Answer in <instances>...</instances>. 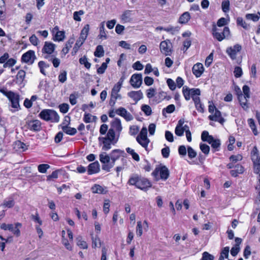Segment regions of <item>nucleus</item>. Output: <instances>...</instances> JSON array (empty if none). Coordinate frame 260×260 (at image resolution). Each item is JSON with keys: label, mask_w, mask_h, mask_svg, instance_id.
Masks as SVG:
<instances>
[{"label": "nucleus", "mask_w": 260, "mask_h": 260, "mask_svg": "<svg viewBox=\"0 0 260 260\" xmlns=\"http://www.w3.org/2000/svg\"><path fill=\"white\" fill-rule=\"evenodd\" d=\"M99 142L103 143L102 150L108 151L111 148V145H114L118 141V138L115 139V132L113 129H109L106 136L104 137H99Z\"/></svg>", "instance_id": "nucleus-1"}, {"label": "nucleus", "mask_w": 260, "mask_h": 260, "mask_svg": "<svg viewBox=\"0 0 260 260\" xmlns=\"http://www.w3.org/2000/svg\"><path fill=\"white\" fill-rule=\"evenodd\" d=\"M5 96L9 99L10 102V106L14 109L11 110L13 112L17 111L20 109L19 105L20 96L18 94L12 91H7L4 89L1 90Z\"/></svg>", "instance_id": "nucleus-2"}, {"label": "nucleus", "mask_w": 260, "mask_h": 260, "mask_svg": "<svg viewBox=\"0 0 260 260\" xmlns=\"http://www.w3.org/2000/svg\"><path fill=\"white\" fill-rule=\"evenodd\" d=\"M212 34L213 38L221 42L224 39H228L230 36V30L229 27L225 26L223 30L218 28L214 22L212 24Z\"/></svg>", "instance_id": "nucleus-3"}, {"label": "nucleus", "mask_w": 260, "mask_h": 260, "mask_svg": "<svg viewBox=\"0 0 260 260\" xmlns=\"http://www.w3.org/2000/svg\"><path fill=\"white\" fill-rule=\"evenodd\" d=\"M39 116L41 119L47 121L57 122L59 120V116L53 110L44 109L40 113Z\"/></svg>", "instance_id": "nucleus-4"}, {"label": "nucleus", "mask_w": 260, "mask_h": 260, "mask_svg": "<svg viewBox=\"0 0 260 260\" xmlns=\"http://www.w3.org/2000/svg\"><path fill=\"white\" fill-rule=\"evenodd\" d=\"M156 180L159 178L163 180H166L169 177L170 172L168 168L165 166H159L157 167L152 173Z\"/></svg>", "instance_id": "nucleus-5"}, {"label": "nucleus", "mask_w": 260, "mask_h": 260, "mask_svg": "<svg viewBox=\"0 0 260 260\" xmlns=\"http://www.w3.org/2000/svg\"><path fill=\"white\" fill-rule=\"evenodd\" d=\"M21 224L17 222L14 225L13 224H6L3 223L1 225V228L4 230H9L12 232L15 235L18 237L20 235L19 228L21 227Z\"/></svg>", "instance_id": "nucleus-6"}, {"label": "nucleus", "mask_w": 260, "mask_h": 260, "mask_svg": "<svg viewBox=\"0 0 260 260\" xmlns=\"http://www.w3.org/2000/svg\"><path fill=\"white\" fill-rule=\"evenodd\" d=\"M160 52L166 56L171 55L172 54V44L169 40L162 41L159 45Z\"/></svg>", "instance_id": "nucleus-7"}, {"label": "nucleus", "mask_w": 260, "mask_h": 260, "mask_svg": "<svg viewBox=\"0 0 260 260\" xmlns=\"http://www.w3.org/2000/svg\"><path fill=\"white\" fill-rule=\"evenodd\" d=\"M36 59L35 51L33 50H29L24 53L21 57V60L23 62L32 64L35 60Z\"/></svg>", "instance_id": "nucleus-8"}, {"label": "nucleus", "mask_w": 260, "mask_h": 260, "mask_svg": "<svg viewBox=\"0 0 260 260\" xmlns=\"http://www.w3.org/2000/svg\"><path fill=\"white\" fill-rule=\"evenodd\" d=\"M242 49V47L239 44H236L233 47L227 48L226 52L232 60L236 59L237 54Z\"/></svg>", "instance_id": "nucleus-9"}, {"label": "nucleus", "mask_w": 260, "mask_h": 260, "mask_svg": "<svg viewBox=\"0 0 260 260\" xmlns=\"http://www.w3.org/2000/svg\"><path fill=\"white\" fill-rule=\"evenodd\" d=\"M25 126L30 131L38 132L41 129V122L39 120L28 121L26 122Z\"/></svg>", "instance_id": "nucleus-10"}, {"label": "nucleus", "mask_w": 260, "mask_h": 260, "mask_svg": "<svg viewBox=\"0 0 260 260\" xmlns=\"http://www.w3.org/2000/svg\"><path fill=\"white\" fill-rule=\"evenodd\" d=\"M131 85L136 88L140 87L142 83V76L141 74H133L129 81Z\"/></svg>", "instance_id": "nucleus-11"}, {"label": "nucleus", "mask_w": 260, "mask_h": 260, "mask_svg": "<svg viewBox=\"0 0 260 260\" xmlns=\"http://www.w3.org/2000/svg\"><path fill=\"white\" fill-rule=\"evenodd\" d=\"M55 47V44L50 42L46 41L42 49V52L43 54L49 55L54 52Z\"/></svg>", "instance_id": "nucleus-12"}, {"label": "nucleus", "mask_w": 260, "mask_h": 260, "mask_svg": "<svg viewBox=\"0 0 260 260\" xmlns=\"http://www.w3.org/2000/svg\"><path fill=\"white\" fill-rule=\"evenodd\" d=\"M151 186V184L147 179L140 177L136 187L142 190H146Z\"/></svg>", "instance_id": "nucleus-13"}, {"label": "nucleus", "mask_w": 260, "mask_h": 260, "mask_svg": "<svg viewBox=\"0 0 260 260\" xmlns=\"http://www.w3.org/2000/svg\"><path fill=\"white\" fill-rule=\"evenodd\" d=\"M115 113L118 115L123 117L126 121H131L133 119V117L132 114L128 112L124 108H119L116 110Z\"/></svg>", "instance_id": "nucleus-14"}, {"label": "nucleus", "mask_w": 260, "mask_h": 260, "mask_svg": "<svg viewBox=\"0 0 260 260\" xmlns=\"http://www.w3.org/2000/svg\"><path fill=\"white\" fill-rule=\"evenodd\" d=\"M208 118L210 120L217 121L221 124H223L225 121V119L221 116V112L217 108H215L214 114L209 115Z\"/></svg>", "instance_id": "nucleus-15"}, {"label": "nucleus", "mask_w": 260, "mask_h": 260, "mask_svg": "<svg viewBox=\"0 0 260 260\" xmlns=\"http://www.w3.org/2000/svg\"><path fill=\"white\" fill-rule=\"evenodd\" d=\"M100 171V166L98 161H95L90 164L88 166L87 173L88 175H92L98 173Z\"/></svg>", "instance_id": "nucleus-16"}, {"label": "nucleus", "mask_w": 260, "mask_h": 260, "mask_svg": "<svg viewBox=\"0 0 260 260\" xmlns=\"http://www.w3.org/2000/svg\"><path fill=\"white\" fill-rule=\"evenodd\" d=\"M192 73L197 78L201 77L204 71L203 65L201 63L195 64L192 69Z\"/></svg>", "instance_id": "nucleus-17"}, {"label": "nucleus", "mask_w": 260, "mask_h": 260, "mask_svg": "<svg viewBox=\"0 0 260 260\" xmlns=\"http://www.w3.org/2000/svg\"><path fill=\"white\" fill-rule=\"evenodd\" d=\"M127 95L135 101L136 103L143 98V93L141 90L132 91L128 92Z\"/></svg>", "instance_id": "nucleus-18"}, {"label": "nucleus", "mask_w": 260, "mask_h": 260, "mask_svg": "<svg viewBox=\"0 0 260 260\" xmlns=\"http://www.w3.org/2000/svg\"><path fill=\"white\" fill-rule=\"evenodd\" d=\"M111 127L110 129H113V131H117L118 134L121 132L122 129V127L121 124V121L120 119L118 118H115L113 121H112L111 123Z\"/></svg>", "instance_id": "nucleus-19"}, {"label": "nucleus", "mask_w": 260, "mask_h": 260, "mask_svg": "<svg viewBox=\"0 0 260 260\" xmlns=\"http://www.w3.org/2000/svg\"><path fill=\"white\" fill-rule=\"evenodd\" d=\"M91 190L94 193L106 194L108 192L106 187H103L99 184H94L91 187Z\"/></svg>", "instance_id": "nucleus-20"}, {"label": "nucleus", "mask_w": 260, "mask_h": 260, "mask_svg": "<svg viewBox=\"0 0 260 260\" xmlns=\"http://www.w3.org/2000/svg\"><path fill=\"white\" fill-rule=\"evenodd\" d=\"M208 143L211 144V147L215 150L218 151L220 146V141L219 139H215L213 137H209V141Z\"/></svg>", "instance_id": "nucleus-21"}, {"label": "nucleus", "mask_w": 260, "mask_h": 260, "mask_svg": "<svg viewBox=\"0 0 260 260\" xmlns=\"http://www.w3.org/2000/svg\"><path fill=\"white\" fill-rule=\"evenodd\" d=\"M89 30V25L87 24L81 30L79 39H81L82 41H85L88 35Z\"/></svg>", "instance_id": "nucleus-22"}, {"label": "nucleus", "mask_w": 260, "mask_h": 260, "mask_svg": "<svg viewBox=\"0 0 260 260\" xmlns=\"http://www.w3.org/2000/svg\"><path fill=\"white\" fill-rule=\"evenodd\" d=\"M244 172V168L240 165L235 166V169L230 171L231 175L234 177L238 176V174H242Z\"/></svg>", "instance_id": "nucleus-23"}, {"label": "nucleus", "mask_w": 260, "mask_h": 260, "mask_svg": "<svg viewBox=\"0 0 260 260\" xmlns=\"http://www.w3.org/2000/svg\"><path fill=\"white\" fill-rule=\"evenodd\" d=\"M132 11L126 10L121 15V19L123 23L128 22L131 20Z\"/></svg>", "instance_id": "nucleus-24"}, {"label": "nucleus", "mask_w": 260, "mask_h": 260, "mask_svg": "<svg viewBox=\"0 0 260 260\" xmlns=\"http://www.w3.org/2000/svg\"><path fill=\"white\" fill-rule=\"evenodd\" d=\"M166 98H167V93L164 91H160L157 95L154 97L152 101L154 102L155 104H158Z\"/></svg>", "instance_id": "nucleus-25"}, {"label": "nucleus", "mask_w": 260, "mask_h": 260, "mask_svg": "<svg viewBox=\"0 0 260 260\" xmlns=\"http://www.w3.org/2000/svg\"><path fill=\"white\" fill-rule=\"evenodd\" d=\"M136 140L139 144H140L143 147H144L146 150L147 149L148 145L150 142V140L148 138H140V137H137Z\"/></svg>", "instance_id": "nucleus-26"}, {"label": "nucleus", "mask_w": 260, "mask_h": 260, "mask_svg": "<svg viewBox=\"0 0 260 260\" xmlns=\"http://www.w3.org/2000/svg\"><path fill=\"white\" fill-rule=\"evenodd\" d=\"M238 99L242 108L245 110H247L248 108L247 104V99L248 98L244 96L243 95H241Z\"/></svg>", "instance_id": "nucleus-27"}, {"label": "nucleus", "mask_w": 260, "mask_h": 260, "mask_svg": "<svg viewBox=\"0 0 260 260\" xmlns=\"http://www.w3.org/2000/svg\"><path fill=\"white\" fill-rule=\"evenodd\" d=\"M193 101L197 110L201 113H203L204 106L201 103L200 98H193Z\"/></svg>", "instance_id": "nucleus-28"}, {"label": "nucleus", "mask_w": 260, "mask_h": 260, "mask_svg": "<svg viewBox=\"0 0 260 260\" xmlns=\"http://www.w3.org/2000/svg\"><path fill=\"white\" fill-rule=\"evenodd\" d=\"M190 19V14L188 12H185L180 17L179 22L181 24H185L188 22Z\"/></svg>", "instance_id": "nucleus-29"}, {"label": "nucleus", "mask_w": 260, "mask_h": 260, "mask_svg": "<svg viewBox=\"0 0 260 260\" xmlns=\"http://www.w3.org/2000/svg\"><path fill=\"white\" fill-rule=\"evenodd\" d=\"M100 160L103 165H107L110 161V155H108L106 152H103L100 154Z\"/></svg>", "instance_id": "nucleus-30"}, {"label": "nucleus", "mask_w": 260, "mask_h": 260, "mask_svg": "<svg viewBox=\"0 0 260 260\" xmlns=\"http://www.w3.org/2000/svg\"><path fill=\"white\" fill-rule=\"evenodd\" d=\"M53 57V55L50 56L48 55H45L44 56V58L45 59H47L49 61H51L52 62L53 66L55 68H57L60 64V60L56 57Z\"/></svg>", "instance_id": "nucleus-31"}, {"label": "nucleus", "mask_w": 260, "mask_h": 260, "mask_svg": "<svg viewBox=\"0 0 260 260\" xmlns=\"http://www.w3.org/2000/svg\"><path fill=\"white\" fill-rule=\"evenodd\" d=\"M63 132L69 135H74L77 133V130L75 128L69 127L68 126H63L62 127Z\"/></svg>", "instance_id": "nucleus-32"}, {"label": "nucleus", "mask_w": 260, "mask_h": 260, "mask_svg": "<svg viewBox=\"0 0 260 260\" xmlns=\"http://www.w3.org/2000/svg\"><path fill=\"white\" fill-rule=\"evenodd\" d=\"M245 18L247 20H251L254 22H257L260 18V13L258 12L257 14H247L245 15Z\"/></svg>", "instance_id": "nucleus-33"}, {"label": "nucleus", "mask_w": 260, "mask_h": 260, "mask_svg": "<svg viewBox=\"0 0 260 260\" xmlns=\"http://www.w3.org/2000/svg\"><path fill=\"white\" fill-rule=\"evenodd\" d=\"M65 37L64 31H60L56 32L53 38L54 41H62Z\"/></svg>", "instance_id": "nucleus-34"}, {"label": "nucleus", "mask_w": 260, "mask_h": 260, "mask_svg": "<svg viewBox=\"0 0 260 260\" xmlns=\"http://www.w3.org/2000/svg\"><path fill=\"white\" fill-rule=\"evenodd\" d=\"M25 72L23 70H20L16 75V83L21 84L25 78Z\"/></svg>", "instance_id": "nucleus-35"}, {"label": "nucleus", "mask_w": 260, "mask_h": 260, "mask_svg": "<svg viewBox=\"0 0 260 260\" xmlns=\"http://www.w3.org/2000/svg\"><path fill=\"white\" fill-rule=\"evenodd\" d=\"M139 178L140 177L138 175H133L129 178L128 181V183L131 185H135L136 187Z\"/></svg>", "instance_id": "nucleus-36"}, {"label": "nucleus", "mask_w": 260, "mask_h": 260, "mask_svg": "<svg viewBox=\"0 0 260 260\" xmlns=\"http://www.w3.org/2000/svg\"><path fill=\"white\" fill-rule=\"evenodd\" d=\"M15 202L12 198H8L4 201L3 206L5 208H10L14 206Z\"/></svg>", "instance_id": "nucleus-37"}, {"label": "nucleus", "mask_w": 260, "mask_h": 260, "mask_svg": "<svg viewBox=\"0 0 260 260\" xmlns=\"http://www.w3.org/2000/svg\"><path fill=\"white\" fill-rule=\"evenodd\" d=\"M124 151L120 149H114L110 153V155L118 159L124 154Z\"/></svg>", "instance_id": "nucleus-38"}, {"label": "nucleus", "mask_w": 260, "mask_h": 260, "mask_svg": "<svg viewBox=\"0 0 260 260\" xmlns=\"http://www.w3.org/2000/svg\"><path fill=\"white\" fill-rule=\"evenodd\" d=\"M84 42V41H82L81 39L78 38L73 48V51L72 52L73 55L75 54L77 52L79 49L82 45Z\"/></svg>", "instance_id": "nucleus-39"}, {"label": "nucleus", "mask_w": 260, "mask_h": 260, "mask_svg": "<svg viewBox=\"0 0 260 260\" xmlns=\"http://www.w3.org/2000/svg\"><path fill=\"white\" fill-rule=\"evenodd\" d=\"M94 55L95 56L98 57H101L104 56V51L102 46L98 45L96 47Z\"/></svg>", "instance_id": "nucleus-40"}, {"label": "nucleus", "mask_w": 260, "mask_h": 260, "mask_svg": "<svg viewBox=\"0 0 260 260\" xmlns=\"http://www.w3.org/2000/svg\"><path fill=\"white\" fill-rule=\"evenodd\" d=\"M190 88L186 86L183 87L182 93L186 101H189L190 99Z\"/></svg>", "instance_id": "nucleus-41"}, {"label": "nucleus", "mask_w": 260, "mask_h": 260, "mask_svg": "<svg viewBox=\"0 0 260 260\" xmlns=\"http://www.w3.org/2000/svg\"><path fill=\"white\" fill-rule=\"evenodd\" d=\"M99 37L100 38H104V39H107V36L106 34L105 29V22H102L101 23L100 25V35Z\"/></svg>", "instance_id": "nucleus-42"}, {"label": "nucleus", "mask_w": 260, "mask_h": 260, "mask_svg": "<svg viewBox=\"0 0 260 260\" xmlns=\"http://www.w3.org/2000/svg\"><path fill=\"white\" fill-rule=\"evenodd\" d=\"M248 123L249 127L251 128L254 135H257V131L254 120L252 118L248 119Z\"/></svg>", "instance_id": "nucleus-43"}, {"label": "nucleus", "mask_w": 260, "mask_h": 260, "mask_svg": "<svg viewBox=\"0 0 260 260\" xmlns=\"http://www.w3.org/2000/svg\"><path fill=\"white\" fill-rule=\"evenodd\" d=\"M78 98V93L76 92L70 94L69 101L72 105H75L77 103V99Z\"/></svg>", "instance_id": "nucleus-44"}, {"label": "nucleus", "mask_w": 260, "mask_h": 260, "mask_svg": "<svg viewBox=\"0 0 260 260\" xmlns=\"http://www.w3.org/2000/svg\"><path fill=\"white\" fill-rule=\"evenodd\" d=\"M141 110L147 116H149L152 114L151 108L147 105H143L141 107Z\"/></svg>", "instance_id": "nucleus-45"}, {"label": "nucleus", "mask_w": 260, "mask_h": 260, "mask_svg": "<svg viewBox=\"0 0 260 260\" xmlns=\"http://www.w3.org/2000/svg\"><path fill=\"white\" fill-rule=\"evenodd\" d=\"M79 61V63L81 64H84L86 68L87 69H90L91 64L88 61L87 58L85 56L80 58Z\"/></svg>", "instance_id": "nucleus-46"}, {"label": "nucleus", "mask_w": 260, "mask_h": 260, "mask_svg": "<svg viewBox=\"0 0 260 260\" xmlns=\"http://www.w3.org/2000/svg\"><path fill=\"white\" fill-rule=\"evenodd\" d=\"M237 25L242 26L243 28L247 29L249 28V25L244 21L242 17H238L237 19Z\"/></svg>", "instance_id": "nucleus-47"}, {"label": "nucleus", "mask_w": 260, "mask_h": 260, "mask_svg": "<svg viewBox=\"0 0 260 260\" xmlns=\"http://www.w3.org/2000/svg\"><path fill=\"white\" fill-rule=\"evenodd\" d=\"M77 244L81 248L86 249L88 247V245L87 243L82 240V238L80 237H79L77 238Z\"/></svg>", "instance_id": "nucleus-48"}, {"label": "nucleus", "mask_w": 260, "mask_h": 260, "mask_svg": "<svg viewBox=\"0 0 260 260\" xmlns=\"http://www.w3.org/2000/svg\"><path fill=\"white\" fill-rule=\"evenodd\" d=\"M50 166L48 164H43L39 165L38 167V169L39 172L41 173H45Z\"/></svg>", "instance_id": "nucleus-49"}, {"label": "nucleus", "mask_w": 260, "mask_h": 260, "mask_svg": "<svg viewBox=\"0 0 260 260\" xmlns=\"http://www.w3.org/2000/svg\"><path fill=\"white\" fill-rule=\"evenodd\" d=\"M175 110V106L173 104H171L168 106L166 108L163 109L162 113V115H165V112L166 111L168 113H172Z\"/></svg>", "instance_id": "nucleus-50"}, {"label": "nucleus", "mask_w": 260, "mask_h": 260, "mask_svg": "<svg viewBox=\"0 0 260 260\" xmlns=\"http://www.w3.org/2000/svg\"><path fill=\"white\" fill-rule=\"evenodd\" d=\"M190 97L192 98V100H193V98H199L198 96L196 95H199L201 94V91L200 89L199 88H191L190 89Z\"/></svg>", "instance_id": "nucleus-51"}, {"label": "nucleus", "mask_w": 260, "mask_h": 260, "mask_svg": "<svg viewBox=\"0 0 260 260\" xmlns=\"http://www.w3.org/2000/svg\"><path fill=\"white\" fill-rule=\"evenodd\" d=\"M222 11L226 13L230 10V1L229 0L223 1L221 4Z\"/></svg>", "instance_id": "nucleus-52"}, {"label": "nucleus", "mask_w": 260, "mask_h": 260, "mask_svg": "<svg viewBox=\"0 0 260 260\" xmlns=\"http://www.w3.org/2000/svg\"><path fill=\"white\" fill-rule=\"evenodd\" d=\"M84 14V12L83 10H79V11H75L73 13V18L75 20L77 21H80L81 19L80 16Z\"/></svg>", "instance_id": "nucleus-53"}, {"label": "nucleus", "mask_w": 260, "mask_h": 260, "mask_svg": "<svg viewBox=\"0 0 260 260\" xmlns=\"http://www.w3.org/2000/svg\"><path fill=\"white\" fill-rule=\"evenodd\" d=\"M200 148L203 153H204L205 154L207 155L209 154L210 151V147L208 145L205 144L201 143L200 145Z\"/></svg>", "instance_id": "nucleus-54"}, {"label": "nucleus", "mask_w": 260, "mask_h": 260, "mask_svg": "<svg viewBox=\"0 0 260 260\" xmlns=\"http://www.w3.org/2000/svg\"><path fill=\"white\" fill-rule=\"evenodd\" d=\"M139 131V127L137 125H132L129 127V133L131 136H135Z\"/></svg>", "instance_id": "nucleus-55"}, {"label": "nucleus", "mask_w": 260, "mask_h": 260, "mask_svg": "<svg viewBox=\"0 0 260 260\" xmlns=\"http://www.w3.org/2000/svg\"><path fill=\"white\" fill-rule=\"evenodd\" d=\"M187 153L188 156L190 159L193 158L197 156V152L190 146H188L187 147Z\"/></svg>", "instance_id": "nucleus-56"}, {"label": "nucleus", "mask_w": 260, "mask_h": 260, "mask_svg": "<svg viewBox=\"0 0 260 260\" xmlns=\"http://www.w3.org/2000/svg\"><path fill=\"white\" fill-rule=\"evenodd\" d=\"M234 76L236 78H240L243 74L242 68L240 67H236L234 71Z\"/></svg>", "instance_id": "nucleus-57"}, {"label": "nucleus", "mask_w": 260, "mask_h": 260, "mask_svg": "<svg viewBox=\"0 0 260 260\" xmlns=\"http://www.w3.org/2000/svg\"><path fill=\"white\" fill-rule=\"evenodd\" d=\"M67 73L66 71H63L59 74L58 76V80L61 83H64L67 80Z\"/></svg>", "instance_id": "nucleus-58"}, {"label": "nucleus", "mask_w": 260, "mask_h": 260, "mask_svg": "<svg viewBox=\"0 0 260 260\" xmlns=\"http://www.w3.org/2000/svg\"><path fill=\"white\" fill-rule=\"evenodd\" d=\"M115 165V162L113 161H110L108 164L107 165H103L102 168L103 170H105L107 172H110V169L114 167Z\"/></svg>", "instance_id": "nucleus-59"}, {"label": "nucleus", "mask_w": 260, "mask_h": 260, "mask_svg": "<svg viewBox=\"0 0 260 260\" xmlns=\"http://www.w3.org/2000/svg\"><path fill=\"white\" fill-rule=\"evenodd\" d=\"M214 257L208 252H204L202 254V260H214Z\"/></svg>", "instance_id": "nucleus-60"}, {"label": "nucleus", "mask_w": 260, "mask_h": 260, "mask_svg": "<svg viewBox=\"0 0 260 260\" xmlns=\"http://www.w3.org/2000/svg\"><path fill=\"white\" fill-rule=\"evenodd\" d=\"M213 137L211 135H209V133L207 131H204L202 132L201 135V139L203 141L208 142L209 141V137Z\"/></svg>", "instance_id": "nucleus-61"}, {"label": "nucleus", "mask_w": 260, "mask_h": 260, "mask_svg": "<svg viewBox=\"0 0 260 260\" xmlns=\"http://www.w3.org/2000/svg\"><path fill=\"white\" fill-rule=\"evenodd\" d=\"M251 254V248L250 246L248 245H246L245 247L243 252V256L246 258L247 259L249 257Z\"/></svg>", "instance_id": "nucleus-62"}, {"label": "nucleus", "mask_w": 260, "mask_h": 260, "mask_svg": "<svg viewBox=\"0 0 260 260\" xmlns=\"http://www.w3.org/2000/svg\"><path fill=\"white\" fill-rule=\"evenodd\" d=\"M60 111L62 113H66L69 109V105L68 104L63 103L59 106Z\"/></svg>", "instance_id": "nucleus-63"}, {"label": "nucleus", "mask_w": 260, "mask_h": 260, "mask_svg": "<svg viewBox=\"0 0 260 260\" xmlns=\"http://www.w3.org/2000/svg\"><path fill=\"white\" fill-rule=\"evenodd\" d=\"M16 62V60L13 58L9 59L6 62H5L3 66L4 68L12 67Z\"/></svg>", "instance_id": "nucleus-64"}]
</instances>
